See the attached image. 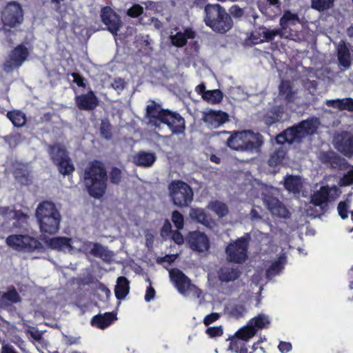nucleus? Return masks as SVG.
<instances>
[{
	"label": "nucleus",
	"instance_id": "nucleus-43",
	"mask_svg": "<svg viewBox=\"0 0 353 353\" xmlns=\"http://www.w3.org/2000/svg\"><path fill=\"white\" fill-rule=\"evenodd\" d=\"M203 96V100L212 104H218L221 103L223 99V93L219 89L208 90Z\"/></svg>",
	"mask_w": 353,
	"mask_h": 353
},
{
	"label": "nucleus",
	"instance_id": "nucleus-45",
	"mask_svg": "<svg viewBox=\"0 0 353 353\" xmlns=\"http://www.w3.org/2000/svg\"><path fill=\"white\" fill-rule=\"evenodd\" d=\"M190 216L192 219L204 225H208L210 223L208 216L203 209H192L190 212Z\"/></svg>",
	"mask_w": 353,
	"mask_h": 353
},
{
	"label": "nucleus",
	"instance_id": "nucleus-7",
	"mask_svg": "<svg viewBox=\"0 0 353 353\" xmlns=\"http://www.w3.org/2000/svg\"><path fill=\"white\" fill-rule=\"evenodd\" d=\"M48 152L52 163L57 166L61 174L70 175L74 171V166L64 147L59 145H50Z\"/></svg>",
	"mask_w": 353,
	"mask_h": 353
},
{
	"label": "nucleus",
	"instance_id": "nucleus-57",
	"mask_svg": "<svg viewBox=\"0 0 353 353\" xmlns=\"http://www.w3.org/2000/svg\"><path fill=\"white\" fill-rule=\"evenodd\" d=\"M205 333L211 338L221 336L223 334V331L221 326L210 327H208Z\"/></svg>",
	"mask_w": 353,
	"mask_h": 353
},
{
	"label": "nucleus",
	"instance_id": "nucleus-4",
	"mask_svg": "<svg viewBox=\"0 0 353 353\" xmlns=\"http://www.w3.org/2000/svg\"><path fill=\"white\" fill-rule=\"evenodd\" d=\"M204 21L214 32L225 34L233 26L231 16L219 4H208L205 7Z\"/></svg>",
	"mask_w": 353,
	"mask_h": 353
},
{
	"label": "nucleus",
	"instance_id": "nucleus-36",
	"mask_svg": "<svg viewBox=\"0 0 353 353\" xmlns=\"http://www.w3.org/2000/svg\"><path fill=\"white\" fill-rule=\"evenodd\" d=\"M22 299L14 286H10L7 291L3 292L1 297L2 304L11 305L18 303Z\"/></svg>",
	"mask_w": 353,
	"mask_h": 353
},
{
	"label": "nucleus",
	"instance_id": "nucleus-10",
	"mask_svg": "<svg viewBox=\"0 0 353 353\" xmlns=\"http://www.w3.org/2000/svg\"><path fill=\"white\" fill-rule=\"evenodd\" d=\"M30 52L23 43L17 45L8 54V57L3 63V70L10 73L14 70L19 68L28 59Z\"/></svg>",
	"mask_w": 353,
	"mask_h": 353
},
{
	"label": "nucleus",
	"instance_id": "nucleus-53",
	"mask_svg": "<svg viewBox=\"0 0 353 353\" xmlns=\"http://www.w3.org/2000/svg\"><path fill=\"white\" fill-rule=\"evenodd\" d=\"M312 8L319 10L323 11L330 9L334 6V1H311Z\"/></svg>",
	"mask_w": 353,
	"mask_h": 353
},
{
	"label": "nucleus",
	"instance_id": "nucleus-6",
	"mask_svg": "<svg viewBox=\"0 0 353 353\" xmlns=\"http://www.w3.org/2000/svg\"><path fill=\"white\" fill-rule=\"evenodd\" d=\"M170 196L174 205L185 208L193 200V190L190 185L181 180H174L168 185Z\"/></svg>",
	"mask_w": 353,
	"mask_h": 353
},
{
	"label": "nucleus",
	"instance_id": "nucleus-5",
	"mask_svg": "<svg viewBox=\"0 0 353 353\" xmlns=\"http://www.w3.org/2000/svg\"><path fill=\"white\" fill-rule=\"evenodd\" d=\"M251 239L250 233L246 232L243 236L230 242L225 248L228 261L235 263L245 262L248 257V248Z\"/></svg>",
	"mask_w": 353,
	"mask_h": 353
},
{
	"label": "nucleus",
	"instance_id": "nucleus-46",
	"mask_svg": "<svg viewBox=\"0 0 353 353\" xmlns=\"http://www.w3.org/2000/svg\"><path fill=\"white\" fill-rule=\"evenodd\" d=\"M248 323L256 330L268 327L270 324L268 317L263 314H260L256 316L251 319Z\"/></svg>",
	"mask_w": 353,
	"mask_h": 353
},
{
	"label": "nucleus",
	"instance_id": "nucleus-33",
	"mask_svg": "<svg viewBox=\"0 0 353 353\" xmlns=\"http://www.w3.org/2000/svg\"><path fill=\"white\" fill-rule=\"evenodd\" d=\"M130 292V281L123 276L118 277L114 288V294L117 300L124 299Z\"/></svg>",
	"mask_w": 353,
	"mask_h": 353
},
{
	"label": "nucleus",
	"instance_id": "nucleus-40",
	"mask_svg": "<svg viewBox=\"0 0 353 353\" xmlns=\"http://www.w3.org/2000/svg\"><path fill=\"white\" fill-rule=\"evenodd\" d=\"M284 187L289 192L299 193L301 188L300 177L294 175L286 176L284 179Z\"/></svg>",
	"mask_w": 353,
	"mask_h": 353
},
{
	"label": "nucleus",
	"instance_id": "nucleus-30",
	"mask_svg": "<svg viewBox=\"0 0 353 353\" xmlns=\"http://www.w3.org/2000/svg\"><path fill=\"white\" fill-rule=\"evenodd\" d=\"M279 91L281 98L287 103L294 102L296 92L293 90L292 83L290 80H282L279 87Z\"/></svg>",
	"mask_w": 353,
	"mask_h": 353
},
{
	"label": "nucleus",
	"instance_id": "nucleus-49",
	"mask_svg": "<svg viewBox=\"0 0 353 353\" xmlns=\"http://www.w3.org/2000/svg\"><path fill=\"white\" fill-rule=\"evenodd\" d=\"M14 176L15 179L22 184H28L30 181L28 172L22 168H17L14 170Z\"/></svg>",
	"mask_w": 353,
	"mask_h": 353
},
{
	"label": "nucleus",
	"instance_id": "nucleus-63",
	"mask_svg": "<svg viewBox=\"0 0 353 353\" xmlns=\"http://www.w3.org/2000/svg\"><path fill=\"white\" fill-rule=\"evenodd\" d=\"M14 216L13 219L14 220H18L19 221H22L28 223V216L26 214L23 212L21 210H13Z\"/></svg>",
	"mask_w": 353,
	"mask_h": 353
},
{
	"label": "nucleus",
	"instance_id": "nucleus-42",
	"mask_svg": "<svg viewBox=\"0 0 353 353\" xmlns=\"http://www.w3.org/2000/svg\"><path fill=\"white\" fill-rule=\"evenodd\" d=\"M286 154V151L283 148H279L271 154L268 163L270 167L274 168L281 165Z\"/></svg>",
	"mask_w": 353,
	"mask_h": 353
},
{
	"label": "nucleus",
	"instance_id": "nucleus-27",
	"mask_svg": "<svg viewBox=\"0 0 353 353\" xmlns=\"http://www.w3.org/2000/svg\"><path fill=\"white\" fill-rule=\"evenodd\" d=\"M284 111L283 105H274L263 116L262 121L265 125L270 126L282 120Z\"/></svg>",
	"mask_w": 353,
	"mask_h": 353
},
{
	"label": "nucleus",
	"instance_id": "nucleus-55",
	"mask_svg": "<svg viewBox=\"0 0 353 353\" xmlns=\"http://www.w3.org/2000/svg\"><path fill=\"white\" fill-rule=\"evenodd\" d=\"M143 12V8L139 4H134L127 10V14L132 18H136L141 15Z\"/></svg>",
	"mask_w": 353,
	"mask_h": 353
},
{
	"label": "nucleus",
	"instance_id": "nucleus-44",
	"mask_svg": "<svg viewBox=\"0 0 353 353\" xmlns=\"http://www.w3.org/2000/svg\"><path fill=\"white\" fill-rule=\"evenodd\" d=\"M210 208L220 218L225 216L229 212L228 205L217 200L210 202Z\"/></svg>",
	"mask_w": 353,
	"mask_h": 353
},
{
	"label": "nucleus",
	"instance_id": "nucleus-50",
	"mask_svg": "<svg viewBox=\"0 0 353 353\" xmlns=\"http://www.w3.org/2000/svg\"><path fill=\"white\" fill-rule=\"evenodd\" d=\"M185 35L181 32H176L174 35L170 37L171 43L173 46L181 48L186 45L187 40Z\"/></svg>",
	"mask_w": 353,
	"mask_h": 353
},
{
	"label": "nucleus",
	"instance_id": "nucleus-39",
	"mask_svg": "<svg viewBox=\"0 0 353 353\" xmlns=\"http://www.w3.org/2000/svg\"><path fill=\"white\" fill-rule=\"evenodd\" d=\"M6 117L12 122L13 125L17 128L23 126L27 121L26 114L18 110L8 111Z\"/></svg>",
	"mask_w": 353,
	"mask_h": 353
},
{
	"label": "nucleus",
	"instance_id": "nucleus-48",
	"mask_svg": "<svg viewBox=\"0 0 353 353\" xmlns=\"http://www.w3.org/2000/svg\"><path fill=\"white\" fill-rule=\"evenodd\" d=\"M112 125L108 120H102L100 125V133L103 138L110 140L112 138Z\"/></svg>",
	"mask_w": 353,
	"mask_h": 353
},
{
	"label": "nucleus",
	"instance_id": "nucleus-21",
	"mask_svg": "<svg viewBox=\"0 0 353 353\" xmlns=\"http://www.w3.org/2000/svg\"><path fill=\"white\" fill-rule=\"evenodd\" d=\"M279 34H281L279 29L270 30L262 26L252 31L251 38L255 43H260L271 41Z\"/></svg>",
	"mask_w": 353,
	"mask_h": 353
},
{
	"label": "nucleus",
	"instance_id": "nucleus-3",
	"mask_svg": "<svg viewBox=\"0 0 353 353\" xmlns=\"http://www.w3.org/2000/svg\"><path fill=\"white\" fill-rule=\"evenodd\" d=\"M35 215L42 236L46 237L58 232L61 216L54 203L48 201L41 202L37 208Z\"/></svg>",
	"mask_w": 353,
	"mask_h": 353
},
{
	"label": "nucleus",
	"instance_id": "nucleus-59",
	"mask_svg": "<svg viewBox=\"0 0 353 353\" xmlns=\"http://www.w3.org/2000/svg\"><path fill=\"white\" fill-rule=\"evenodd\" d=\"M220 314L216 312H212L205 316L203 319V323L205 326H208L212 323L215 322L220 318Z\"/></svg>",
	"mask_w": 353,
	"mask_h": 353
},
{
	"label": "nucleus",
	"instance_id": "nucleus-25",
	"mask_svg": "<svg viewBox=\"0 0 353 353\" xmlns=\"http://www.w3.org/2000/svg\"><path fill=\"white\" fill-rule=\"evenodd\" d=\"M165 109H163L159 104L152 101L151 104L146 107L145 115L148 119L150 123L155 127H159Z\"/></svg>",
	"mask_w": 353,
	"mask_h": 353
},
{
	"label": "nucleus",
	"instance_id": "nucleus-20",
	"mask_svg": "<svg viewBox=\"0 0 353 353\" xmlns=\"http://www.w3.org/2000/svg\"><path fill=\"white\" fill-rule=\"evenodd\" d=\"M75 103L81 110L91 111L99 105V99L94 91L90 90L86 94L76 96Z\"/></svg>",
	"mask_w": 353,
	"mask_h": 353
},
{
	"label": "nucleus",
	"instance_id": "nucleus-56",
	"mask_svg": "<svg viewBox=\"0 0 353 353\" xmlns=\"http://www.w3.org/2000/svg\"><path fill=\"white\" fill-rule=\"evenodd\" d=\"M27 224L26 223L15 220L10 230L12 232L25 233L28 232V229L26 228Z\"/></svg>",
	"mask_w": 353,
	"mask_h": 353
},
{
	"label": "nucleus",
	"instance_id": "nucleus-26",
	"mask_svg": "<svg viewBox=\"0 0 353 353\" xmlns=\"http://www.w3.org/2000/svg\"><path fill=\"white\" fill-rule=\"evenodd\" d=\"M157 160L154 152L139 151L133 157V163L139 167H151Z\"/></svg>",
	"mask_w": 353,
	"mask_h": 353
},
{
	"label": "nucleus",
	"instance_id": "nucleus-19",
	"mask_svg": "<svg viewBox=\"0 0 353 353\" xmlns=\"http://www.w3.org/2000/svg\"><path fill=\"white\" fill-rule=\"evenodd\" d=\"M171 281L174 283L175 287L181 294H185L192 287L195 285L192 284L190 279L180 270L172 269L170 272Z\"/></svg>",
	"mask_w": 353,
	"mask_h": 353
},
{
	"label": "nucleus",
	"instance_id": "nucleus-23",
	"mask_svg": "<svg viewBox=\"0 0 353 353\" xmlns=\"http://www.w3.org/2000/svg\"><path fill=\"white\" fill-rule=\"evenodd\" d=\"M302 137L301 136L300 131L297 128V125H294L288 128L281 133L276 135L275 140L278 144L283 145L285 143L291 144L295 141L299 140Z\"/></svg>",
	"mask_w": 353,
	"mask_h": 353
},
{
	"label": "nucleus",
	"instance_id": "nucleus-64",
	"mask_svg": "<svg viewBox=\"0 0 353 353\" xmlns=\"http://www.w3.org/2000/svg\"><path fill=\"white\" fill-rule=\"evenodd\" d=\"M245 307L242 305H235L231 310V313L233 316L236 318H239L243 316V313L245 312Z\"/></svg>",
	"mask_w": 353,
	"mask_h": 353
},
{
	"label": "nucleus",
	"instance_id": "nucleus-2",
	"mask_svg": "<svg viewBox=\"0 0 353 353\" xmlns=\"http://www.w3.org/2000/svg\"><path fill=\"white\" fill-rule=\"evenodd\" d=\"M230 134L226 141V145L231 150L239 152L258 151L263 143V137L259 133H254L250 130L214 132L212 136Z\"/></svg>",
	"mask_w": 353,
	"mask_h": 353
},
{
	"label": "nucleus",
	"instance_id": "nucleus-29",
	"mask_svg": "<svg viewBox=\"0 0 353 353\" xmlns=\"http://www.w3.org/2000/svg\"><path fill=\"white\" fill-rule=\"evenodd\" d=\"M117 319L116 314L112 312H105L103 314L94 315L90 321L92 326L99 329H105Z\"/></svg>",
	"mask_w": 353,
	"mask_h": 353
},
{
	"label": "nucleus",
	"instance_id": "nucleus-28",
	"mask_svg": "<svg viewBox=\"0 0 353 353\" xmlns=\"http://www.w3.org/2000/svg\"><path fill=\"white\" fill-rule=\"evenodd\" d=\"M321 161L329 164L333 169H341L347 163L346 160L334 152H325L322 153Z\"/></svg>",
	"mask_w": 353,
	"mask_h": 353
},
{
	"label": "nucleus",
	"instance_id": "nucleus-24",
	"mask_svg": "<svg viewBox=\"0 0 353 353\" xmlns=\"http://www.w3.org/2000/svg\"><path fill=\"white\" fill-rule=\"evenodd\" d=\"M258 7L263 14L274 19L281 13V1H257Z\"/></svg>",
	"mask_w": 353,
	"mask_h": 353
},
{
	"label": "nucleus",
	"instance_id": "nucleus-47",
	"mask_svg": "<svg viewBox=\"0 0 353 353\" xmlns=\"http://www.w3.org/2000/svg\"><path fill=\"white\" fill-rule=\"evenodd\" d=\"M123 179L122 170L117 167H112L109 172V181L112 185H118Z\"/></svg>",
	"mask_w": 353,
	"mask_h": 353
},
{
	"label": "nucleus",
	"instance_id": "nucleus-51",
	"mask_svg": "<svg viewBox=\"0 0 353 353\" xmlns=\"http://www.w3.org/2000/svg\"><path fill=\"white\" fill-rule=\"evenodd\" d=\"M171 219L174 226L178 230H182L184 226V217L183 214L177 210L172 213Z\"/></svg>",
	"mask_w": 353,
	"mask_h": 353
},
{
	"label": "nucleus",
	"instance_id": "nucleus-38",
	"mask_svg": "<svg viewBox=\"0 0 353 353\" xmlns=\"http://www.w3.org/2000/svg\"><path fill=\"white\" fill-rule=\"evenodd\" d=\"M330 196V189L328 186H322L320 190L315 192L311 196V203L315 206H321L326 203Z\"/></svg>",
	"mask_w": 353,
	"mask_h": 353
},
{
	"label": "nucleus",
	"instance_id": "nucleus-54",
	"mask_svg": "<svg viewBox=\"0 0 353 353\" xmlns=\"http://www.w3.org/2000/svg\"><path fill=\"white\" fill-rule=\"evenodd\" d=\"M89 245H92V248L90 250V253L94 256L102 257L104 255L105 249L99 243L88 242Z\"/></svg>",
	"mask_w": 353,
	"mask_h": 353
},
{
	"label": "nucleus",
	"instance_id": "nucleus-60",
	"mask_svg": "<svg viewBox=\"0 0 353 353\" xmlns=\"http://www.w3.org/2000/svg\"><path fill=\"white\" fill-rule=\"evenodd\" d=\"M71 76L73 77L74 83H75L79 87L83 88H85V80L82 75L77 72H72L71 73Z\"/></svg>",
	"mask_w": 353,
	"mask_h": 353
},
{
	"label": "nucleus",
	"instance_id": "nucleus-16",
	"mask_svg": "<svg viewBox=\"0 0 353 353\" xmlns=\"http://www.w3.org/2000/svg\"><path fill=\"white\" fill-rule=\"evenodd\" d=\"M202 119L210 128H219L230 120L227 112L212 109L203 112Z\"/></svg>",
	"mask_w": 353,
	"mask_h": 353
},
{
	"label": "nucleus",
	"instance_id": "nucleus-52",
	"mask_svg": "<svg viewBox=\"0 0 353 353\" xmlns=\"http://www.w3.org/2000/svg\"><path fill=\"white\" fill-rule=\"evenodd\" d=\"M353 184V168L345 173L339 181L341 187H346Z\"/></svg>",
	"mask_w": 353,
	"mask_h": 353
},
{
	"label": "nucleus",
	"instance_id": "nucleus-37",
	"mask_svg": "<svg viewBox=\"0 0 353 353\" xmlns=\"http://www.w3.org/2000/svg\"><path fill=\"white\" fill-rule=\"evenodd\" d=\"M296 125L300 131L301 137L305 134H313L317 129V119L312 118L303 120Z\"/></svg>",
	"mask_w": 353,
	"mask_h": 353
},
{
	"label": "nucleus",
	"instance_id": "nucleus-35",
	"mask_svg": "<svg viewBox=\"0 0 353 353\" xmlns=\"http://www.w3.org/2000/svg\"><path fill=\"white\" fill-rule=\"evenodd\" d=\"M46 242L48 247L53 250H63L71 248V239L68 237H53L48 239Z\"/></svg>",
	"mask_w": 353,
	"mask_h": 353
},
{
	"label": "nucleus",
	"instance_id": "nucleus-11",
	"mask_svg": "<svg viewBox=\"0 0 353 353\" xmlns=\"http://www.w3.org/2000/svg\"><path fill=\"white\" fill-rule=\"evenodd\" d=\"M23 20V11L18 1H8L2 12V21L5 26L13 28Z\"/></svg>",
	"mask_w": 353,
	"mask_h": 353
},
{
	"label": "nucleus",
	"instance_id": "nucleus-1",
	"mask_svg": "<svg viewBox=\"0 0 353 353\" xmlns=\"http://www.w3.org/2000/svg\"><path fill=\"white\" fill-rule=\"evenodd\" d=\"M83 179L91 197L101 199L104 196L107 190L108 174L101 161L93 160L88 163L83 170Z\"/></svg>",
	"mask_w": 353,
	"mask_h": 353
},
{
	"label": "nucleus",
	"instance_id": "nucleus-34",
	"mask_svg": "<svg viewBox=\"0 0 353 353\" xmlns=\"http://www.w3.org/2000/svg\"><path fill=\"white\" fill-rule=\"evenodd\" d=\"M241 271L238 268L222 267L219 271V279L222 282H230L236 280L241 276Z\"/></svg>",
	"mask_w": 353,
	"mask_h": 353
},
{
	"label": "nucleus",
	"instance_id": "nucleus-18",
	"mask_svg": "<svg viewBox=\"0 0 353 353\" xmlns=\"http://www.w3.org/2000/svg\"><path fill=\"white\" fill-rule=\"evenodd\" d=\"M188 243L192 250L199 252L208 251L210 248L208 236L200 231H193L189 233Z\"/></svg>",
	"mask_w": 353,
	"mask_h": 353
},
{
	"label": "nucleus",
	"instance_id": "nucleus-22",
	"mask_svg": "<svg viewBox=\"0 0 353 353\" xmlns=\"http://www.w3.org/2000/svg\"><path fill=\"white\" fill-rule=\"evenodd\" d=\"M338 64L343 70L349 69L352 65V55L349 48L343 40L340 41L336 47Z\"/></svg>",
	"mask_w": 353,
	"mask_h": 353
},
{
	"label": "nucleus",
	"instance_id": "nucleus-62",
	"mask_svg": "<svg viewBox=\"0 0 353 353\" xmlns=\"http://www.w3.org/2000/svg\"><path fill=\"white\" fill-rule=\"evenodd\" d=\"M230 13L235 18H241L244 14V10L243 8H241L238 6H232L230 8Z\"/></svg>",
	"mask_w": 353,
	"mask_h": 353
},
{
	"label": "nucleus",
	"instance_id": "nucleus-12",
	"mask_svg": "<svg viewBox=\"0 0 353 353\" xmlns=\"http://www.w3.org/2000/svg\"><path fill=\"white\" fill-rule=\"evenodd\" d=\"M334 145L343 156L353 157V133L346 130L339 132L334 136Z\"/></svg>",
	"mask_w": 353,
	"mask_h": 353
},
{
	"label": "nucleus",
	"instance_id": "nucleus-9",
	"mask_svg": "<svg viewBox=\"0 0 353 353\" xmlns=\"http://www.w3.org/2000/svg\"><path fill=\"white\" fill-rule=\"evenodd\" d=\"M256 334L255 329L249 323L239 329L230 343L228 350L236 353H248L247 342Z\"/></svg>",
	"mask_w": 353,
	"mask_h": 353
},
{
	"label": "nucleus",
	"instance_id": "nucleus-61",
	"mask_svg": "<svg viewBox=\"0 0 353 353\" xmlns=\"http://www.w3.org/2000/svg\"><path fill=\"white\" fill-rule=\"evenodd\" d=\"M161 236L162 237H165V236H168L172 233V225L169 220L166 219L164 221L163 225L162 226L161 231Z\"/></svg>",
	"mask_w": 353,
	"mask_h": 353
},
{
	"label": "nucleus",
	"instance_id": "nucleus-32",
	"mask_svg": "<svg viewBox=\"0 0 353 353\" xmlns=\"http://www.w3.org/2000/svg\"><path fill=\"white\" fill-rule=\"evenodd\" d=\"M287 263V257L285 254H281L276 260L273 261L265 271L268 279H272L279 274L283 269Z\"/></svg>",
	"mask_w": 353,
	"mask_h": 353
},
{
	"label": "nucleus",
	"instance_id": "nucleus-58",
	"mask_svg": "<svg viewBox=\"0 0 353 353\" xmlns=\"http://www.w3.org/2000/svg\"><path fill=\"white\" fill-rule=\"evenodd\" d=\"M347 209H348V204L345 201H340L337 206V210L339 212V216L343 219H345L347 218Z\"/></svg>",
	"mask_w": 353,
	"mask_h": 353
},
{
	"label": "nucleus",
	"instance_id": "nucleus-17",
	"mask_svg": "<svg viewBox=\"0 0 353 353\" xmlns=\"http://www.w3.org/2000/svg\"><path fill=\"white\" fill-rule=\"evenodd\" d=\"M263 203L273 215L285 219L290 216L289 210L276 197L266 194L264 196Z\"/></svg>",
	"mask_w": 353,
	"mask_h": 353
},
{
	"label": "nucleus",
	"instance_id": "nucleus-41",
	"mask_svg": "<svg viewBox=\"0 0 353 353\" xmlns=\"http://www.w3.org/2000/svg\"><path fill=\"white\" fill-rule=\"evenodd\" d=\"M327 104L332 105L334 108L341 110L353 112V99L352 98L331 100L328 101Z\"/></svg>",
	"mask_w": 353,
	"mask_h": 353
},
{
	"label": "nucleus",
	"instance_id": "nucleus-15",
	"mask_svg": "<svg viewBox=\"0 0 353 353\" xmlns=\"http://www.w3.org/2000/svg\"><path fill=\"white\" fill-rule=\"evenodd\" d=\"M161 123L167 125L172 134H182L185 129V119L178 112L168 109H165L160 121Z\"/></svg>",
	"mask_w": 353,
	"mask_h": 353
},
{
	"label": "nucleus",
	"instance_id": "nucleus-8",
	"mask_svg": "<svg viewBox=\"0 0 353 353\" xmlns=\"http://www.w3.org/2000/svg\"><path fill=\"white\" fill-rule=\"evenodd\" d=\"M6 242L10 248L17 251L32 252L43 248L39 240L23 233L9 235Z\"/></svg>",
	"mask_w": 353,
	"mask_h": 353
},
{
	"label": "nucleus",
	"instance_id": "nucleus-14",
	"mask_svg": "<svg viewBox=\"0 0 353 353\" xmlns=\"http://www.w3.org/2000/svg\"><path fill=\"white\" fill-rule=\"evenodd\" d=\"M161 123L167 125L172 134H182L185 129V119L178 112L168 109H165L160 121Z\"/></svg>",
	"mask_w": 353,
	"mask_h": 353
},
{
	"label": "nucleus",
	"instance_id": "nucleus-31",
	"mask_svg": "<svg viewBox=\"0 0 353 353\" xmlns=\"http://www.w3.org/2000/svg\"><path fill=\"white\" fill-rule=\"evenodd\" d=\"M300 23V19L296 13H292L290 11H285L283 15L280 19V26L281 29L280 30L285 31V32L292 31V26Z\"/></svg>",
	"mask_w": 353,
	"mask_h": 353
},
{
	"label": "nucleus",
	"instance_id": "nucleus-13",
	"mask_svg": "<svg viewBox=\"0 0 353 353\" xmlns=\"http://www.w3.org/2000/svg\"><path fill=\"white\" fill-rule=\"evenodd\" d=\"M101 18L107 30L114 36H117L118 32L123 26L120 16L110 6H105L101 8Z\"/></svg>",
	"mask_w": 353,
	"mask_h": 353
}]
</instances>
